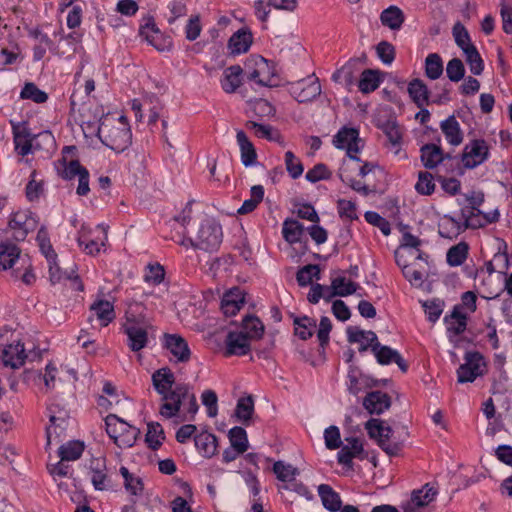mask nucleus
<instances>
[{"mask_svg": "<svg viewBox=\"0 0 512 512\" xmlns=\"http://www.w3.org/2000/svg\"><path fill=\"white\" fill-rule=\"evenodd\" d=\"M152 385L160 396L159 413L166 419L177 416L181 411L184 414L194 416L198 411V404L195 394L189 385L176 383L172 370L162 367L153 372L151 376Z\"/></svg>", "mask_w": 512, "mask_h": 512, "instance_id": "f257e3e1", "label": "nucleus"}, {"mask_svg": "<svg viewBox=\"0 0 512 512\" xmlns=\"http://www.w3.org/2000/svg\"><path fill=\"white\" fill-rule=\"evenodd\" d=\"M378 168L372 162L362 161L357 155H350L347 159L343 160L339 168V177L351 189L363 196H367L372 190L361 179H364Z\"/></svg>", "mask_w": 512, "mask_h": 512, "instance_id": "f03ea898", "label": "nucleus"}, {"mask_svg": "<svg viewBox=\"0 0 512 512\" xmlns=\"http://www.w3.org/2000/svg\"><path fill=\"white\" fill-rule=\"evenodd\" d=\"M101 141L112 150L121 152L131 143V131L124 116L104 117L98 127Z\"/></svg>", "mask_w": 512, "mask_h": 512, "instance_id": "7ed1b4c3", "label": "nucleus"}, {"mask_svg": "<svg viewBox=\"0 0 512 512\" xmlns=\"http://www.w3.org/2000/svg\"><path fill=\"white\" fill-rule=\"evenodd\" d=\"M36 240L38 242L41 252L44 254V256L49 262V272L51 280L53 282H59L63 278H67L72 281L74 289L78 291H83L84 286L81 283L79 276L75 274L74 271H72L70 274L65 273L64 275L59 273V268L55 262L57 255L52 248L48 232L45 228L41 227L39 229Z\"/></svg>", "mask_w": 512, "mask_h": 512, "instance_id": "20e7f679", "label": "nucleus"}, {"mask_svg": "<svg viewBox=\"0 0 512 512\" xmlns=\"http://www.w3.org/2000/svg\"><path fill=\"white\" fill-rule=\"evenodd\" d=\"M106 432L119 448L132 447L139 435V430L119 418L115 414H109L105 418Z\"/></svg>", "mask_w": 512, "mask_h": 512, "instance_id": "39448f33", "label": "nucleus"}, {"mask_svg": "<svg viewBox=\"0 0 512 512\" xmlns=\"http://www.w3.org/2000/svg\"><path fill=\"white\" fill-rule=\"evenodd\" d=\"M365 429L370 438L375 439L388 455H397L401 451V443L391 440L392 429L382 420L375 418L368 420Z\"/></svg>", "mask_w": 512, "mask_h": 512, "instance_id": "423d86ee", "label": "nucleus"}, {"mask_svg": "<svg viewBox=\"0 0 512 512\" xmlns=\"http://www.w3.org/2000/svg\"><path fill=\"white\" fill-rule=\"evenodd\" d=\"M248 79L262 86L275 85V69L261 56H254L246 63Z\"/></svg>", "mask_w": 512, "mask_h": 512, "instance_id": "0eeeda50", "label": "nucleus"}, {"mask_svg": "<svg viewBox=\"0 0 512 512\" xmlns=\"http://www.w3.org/2000/svg\"><path fill=\"white\" fill-rule=\"evenodd\" d=\"M222 235V228L215 220L205 219L196 236V248L204 251L215 250L222 242Z\"/></svg>", "mask_w": 512, "mask_h": 512, "instance_id": "6e6552de", "label": "nucleus"}, {"mask_svg": "<svg viewBox=\"0 0 512 512\" xmlns=\"http://www.w3.org/2000/svg\"><path fill=\"white\" fill-rule=\"evenodd\" d=\"M425 262L421 260H412L406 258V255L402 253H395V260L397 265L401 268L404 277L416 287H420L423 284L424 276L426 274L427 256Z\"/></svg>", "mask_w": 512, "mask_h": 512, "instance_id": "1a4fd4ad", "label": "nucleus"}, {"mask_svg": "<svg viewBox=\"0 0 512 512\" xmlns=\"http://www.w3.org/2000/svg\"><path fill=\"white\" fill-rule=\"evenodd\" d=\"M333 145L337 149L346 150L347 156H350L357 155L362 150L364 142L357 128L344 126L334 135Z\"/></svg>", "mask_w": 512, "mask_h": 512, "instance_id": "9d476101", "label": "nucleus"}, {"mask_svg": "<svg viewBox=\"0 0 512 512\" xmlns=\"http://www.w3.org/2000/svg\"><path fill=\"white\" fill-rule=\"evenodd\" d=\"M465 362L457 370L458 382H473L485 372L486 364L483 356L478 352H469L465 355Z\"/></svg>", "mask_w": 512, "mask_h": 512, "instance_id": "9b49d317", "label": "nucleus"}, {"mask_svg": "<svg viewBox=\"0 0 512 512\" xmlns=\"http://www.w3.org/2000/svg\"><path fill=\"white\" fill-rule=\"evenodd\" d=\"M38 221L34 214L29 210H20L13 213L9 220V228L12 236L17 241H23L28 233L35 230Z\"/></svg>", "mask_w": 512, "mask_h": 512, "instance_id": "f8f14e48", "label": "nucleus"}, {"mask_svg": "<svg viewBox=\"0 0 512 512\" xmlns=\"http://www.w3.org/2000/svg\"><path fill=\"white\" fill-rule=\"evenodd\" d=\"M290 94L300 103L309 102L321 94V85L315 75L290 84Z\"/></svg>", "mask_w": 512, "mask_h": 512, "instance_id": "ddd939ff", "label": "nucleus"}, {"mask_svg": "<svg viewBox=\"0 0 512 512\" xmlns=\"http://www.w3.org/2000/svg\"><path fill=\"white\" fill-rule=\"evenodd\" d=\"M489 156V147L485 140L475 139L464 148L462 163L465 168L473 169L484 163Z\"/></svg>", "mask_w": 512, "mask_h": 512, "instance_id": "4468645a", "label": "nucleus"}, {"mask_svg": "<svg viewBox=\"0 0 512 512\" xmlns=\"http://www.w3.org/2000/svg\"><path fill=\"white\" fill-rule=\"evenodd\" d=\"M139 35L160 52L169 51L172 48L171 38L163 35L153 20H148L140 27Z\"/></svg>", "mask_w": 512, "mask_h": 512, "instance_id": "2eb2a0df", "label": "nucleus"}, {"mask_svg": "<svg viewBox=\"0 0 512 512\" xmlns=\"http://www.w3.org/2000/svg\"><path fill=\"white\" fill-rule=\"evenodd\" d=\"M48 416L50 425L46 429V436L47 444L50 445L52 441L59 438L65 430L68 414L64 408H60L56 404H50L48 406Z\"/></svg>", "mask_w": 512, "mask_h": 512, "instance_id": "dca6fc26", "label": "nucleus"}, {"mask_svg": "<svg viewBox=\"0 0 512 512\" xmlns=\"http://www.w3.org/2000/svg\"><path fill=\"white\" fill-rule=\"evenodd\" d=\"M461 216L466 230L467 228H480L497 221L499 213L495 210L491 213L485 214L476 207H463L461 209Z\"/></svg>", "mask_w": 512, "mask_h": 512, "instance_id": "f3484780", "label": "nucleus"}, {"mask_svg": "<svg viewBox=\"0 0 512 512\" xmlns=\"http://www.w3.org/2000/svg\"><path fill=\"white\" fill-rule=\"evenodd\" d=\"M1 358L3 364L12 369H17L24 365L27 354L23 343L20 341H13L6 345L2 350Z\"/></svg>", "mask_w": 512, "mask_h": 512, "instance_id": "a211bd4d", "label": "nucleus"}, {"mask_svg": "<svg viewBox=\"0 0 512 512\" xmlns=\"http://www.w3.org/2000/svg\"><path fill=\"white\" fill-rule=\"evenodd\" d=\"M164 346L179 362H187L190 359L191 351L187 341L177 334H165Z\"/></svg>", "mask_w": 512, "mask_h": 512, "instance_id": "6ab92c4d", "label": "nucleus"}, {"mask_svg": "<svg viewBox=\"0 0 512 512\" xmlns=\"http://www.w3.org/2000/svg\"><path fill=\"white\" fill-rule=\"evenodd\" d=\"M226 355L243 356L250 352V339L244 332L232 331L226 337Z\"/></svg>", "mask_w": 512, "mask_h": 512, "instance_id": "aec40b11", "label": "nucleus"}, {"mask_svg": "<svg viewBox=\"0 0 512 512\" xmlns=\"http://www.w3.org/2000/svg\"><path fill=\"white\" fill-rule=\"evenodd\" d=\"M364 408L370 414H381L391 406L390 396L382 391H372L363 400Z\"/></svg>", "mask_w": 512, "mask_h": 512, "instance_id": "412c9836", "label": "nucleus"}, {"mask_svg": "<svg viewBox=\"0 0 512 512\" xmlns=\"http://www.w3.org/2000/svg\"><path fill=\"white\" fill-rule=\"evenodd\" d=\"M127 336V345L133 352L144 349L148 344L147 326H122Z\"/></svg>", "mask_w": 512, "mask_h": 512, "instance_id": "4be33fe9", "label": "nucleus"}, {"mask_svg": "<svg viewBox=\"0 0 512 512\" xmlns=\"http://www.w3.org/2000/svg\"><path fill=\"white\" fill-rule=\"evenodd\" d=\"M372 352L374 353L379 364L388 365L391 363H396L403 372L407 370V365L404 359L396 350L388 346H382L377 341L376 345L373 346Z\"/></svg>", "mask_w": 512, "mask_h": 512, "instance_id": "5701e85b", "label": "nucleus"}, {"mask_svg": "<svg viewBox=\"0 0 512 512\" xmlns=\"http://www.w3.org/2000/svg\"><path fill=\"white\" fill-rule=\"evenodd\" d=\"M444 323L449 338L461 335L467 327V315L461 311V308L454 307L451 314L444 317Z\"/></svg>", "mask_w": 512, "mask_h": 512, "instance_id": "b1692460", "label": "nucleus"}, {"mask_svg": "<svg viewBox=\"0 0 512 512\" xmlns=\"http://www.w3.org/2000/svg\"><path fill=\"white\" fill-rule=\"evenodd\" d=\"M440 129L446 141L452 146H459L464 140V133L461 129L460 123L454 115L449 116L447 119L441 121Z\"/></svg>", "mask_w": 512, "mask_h": 512, "instance_id": "393cba45", "label": "nucleus"}, {"mask_svg": "<svg viewBox=\"0 0 512 512\" xmlns=\"http://www.w3.org/2000/svg\"><path fill=\"white\" fill-rule=\"evenodd\" d=\"M463 231H465V225L463 224L461 215L459 218H455L450 215H444L440 218L438 223V232L441 237L453 239Z\"/></svg>", "mask_w": 512, "mask_h": 512, "instance_id": "a878e982", "label": "nucleus"}, {"mask_svg": "<svg viewBox=\"0 0 512 512\" xmlns=\"http://www.w3.org/2000/svg\"><path fill=\"white\" fill-rule=\"evenodd\" d=\"M347 444L344 445L337 454L338 462L344 466L351 467L353 458L363 452V444L359 438H346Z\"/></svg>", "mask_w": 512, "mask_h": 512, "instance_id": "bb28decb", "label": "nucleus"}, {"mask_svg": "<svg viewBox=\"0 0 512 512\" xmlns=\"http://www.w3.org/2000/svg\"><path fill=\"white\" fill-rule=\"evenodd\" d=\"M244 294L239 288H234L224 294L221 309L226 316H234L244 305Z\"/></svg>", "mask_w": 512, "mask_h": 512, "instance_id": "cd10ccee", "label": "nucleus"}, {"mask_svg": "<svg viewBox=\"0 0 512 512\" xmlns=\"http://www.w3.org/2000/svg\"><path fill=\"white\" fill-rule=\"evenodd\" d=\"M237 144L240 148L241 162L244 166L249 167L256 164L257 153L252 142L248 139L244 131H237Z\"/></svg>", "mask_w": 512, "mask_h": 512, "instance_id": "c85d7f7f", "label": "nucleus"}, {"mask_svg": "<svg viewBox=\"0 0 512 512\" xmlns=\"http://www.w3.org/2000/svg\"><path fill=\"white\" fill-rule=\"evenodd\" d=\"M19 260L22 261L23 265L27 262L21 257L20 249L15 244L7 242L0 243V267L3 270L12 268L16 261Z\"/></svg>", "mask_w": 512, "mask_h": 512, "instance_id": "c756f323", "label": "nucleus"}, {"mask_svg": "<svg viewBox=\"0 0 512 512\" xmlns=\"http://www.w3.org/2000/svg\"><path fill=\"white\" fill-rule=\"evenodd\" d=\"M198 452L205 458H211L217 453L218 442L214 434L201 432L194 438Z\"/></svg>", "mask_w": 512, "mask_h": 512, "instance_id": "7c9ffc66", "label": "nucleus"}, {"mask_svg": "<svg viewBox=\"0 0 512 512\" xmlns=\"http://www.w3.org/2000/svg\"><path fill=\"white\" fill-rule=\"evenodd\" d=\"M348 341L350 343H358L360 345L359 350L365 351L368 348L373 350V346L378 341L377 335L373 331L360 330L358 328L348 329Z\"/></svg>", "mask_w": 512, "mask_h": 512, "instance_id": "2f4dec72", "label": "nucleus"}, {"mask_svg": "<svg viewBox=\"0 0 512 512\" xmlns=\"http://www.w3.org/2000/svg\"><path fill=\"white\" fill-rule=\"evenodd\" d=\"M420 245V240L410 234L406 233L403 236V243L400 246L398 250H396L395 253H402L406 255V258L412 259V260H421L422 262H425V255L418 249Z\"/></svg>", "mask_w": 512, "mask_h": 512, "instance_id": "473e14b6", "label": "nucleus"}, {"mask_svg": "<svg viewBox=\"0 0 512 512\" xmlns=\"http://www.w3.org/2000/svg\"><path fill=\"white\" fill-rule=\"evenodd\" d=\"M252 44V34L246 29H240L229 39L228 48L232 54H242L249 50Z\"/></svg>", "mask_w": 512, "mask_h": 512, "instance_id": "72a5a7b5", "label": "nucleus"}, {"mask_svg": "<svg viewBox=\"0 0 512 512\" xmlns=\"http://www.w3.org/2000/svg\"><path fill=\"white\" fill-rule=\"evenodd\" d=\"M318 494L321 498L323 506L330 512L340 510L342 501L339 493H337L330 485L321 484L318 486Z\"/></svg>", "mask_w": 512, "mask_h": 512, "instance_id": "f704fd0d", "label": "nucleus"}, {"mask_svg": "<svg viewBox=\"0 0 512 512\" xmlns=\"http://www.w3.org/2000/svg\"><path fill=\"white\" fill-rule=\"evenodd\" d=\"M29 36L34 39L33 60L40 61L44 58L48 49L52 46V40L49 36L39 29H31Z\"/></svg>", "mask_w": 512, "mask_h": 512, "instance_id": "c9c22d12", "label": "nucleus"}, {"mask_svg": "<svg viewBox=\"0 0 512 512\" xmlns=\"http://www.w3.org/2000/svg\"><path fill=\"white\" fill-rule=\"evenodd\" d=\"M13 138L15 149L21 156H26L32 151V137L26 127H14Z\"/></svg>", "mask_w": 512, "mask_h": 512, "instance_id": "e433bc0d", "label": "nucleus"}, {"mask_svg": "<svg viewBox=\"0 0 512 512\" xmlns=\"http://www.w3.org/2000/svg\"><path fill=\"white\" fill-rule=\"evenodd\" d=\"M436 495L437 491L433 487L429 486V484H426L421 489L414 490L412 492L411 499L407 504L416 508L426 507L435 500Z\"/></svg>", "mask_w": 512, "mask_h": 512, "instance_id": "4c0bfd02", "label": "nucleus"}, {"mask_svg": "<svg viewBox=\"0 0 512 512\" xmlns=\"http://www.w3.org/2000/svg\"><path fill=\"white\" fill-rule=\"evenodd\" d=\"M242 68L234 65L226 68L221 79V86L227 93H233L241 84Z\"/></svg>", "mask_w": 512, "mask_h": 512, "instance_id": "58836bf2", "label": "nucleus"}, {"mask_svg": "<svg viewBox=\"0 0 512 512\" xmlns=\"http://www.w3.org/2000/svg\"><path fill=\"white\" fill-rule=\"evenodd\" d=\"M91 311L97 316L101 326H107L115 318L113 304L107 300H98L93 303Z\"/></svg>", "mask_w": 512, "mask_h": 512, "instance_id": "ea45409f", "label": "nucleus"}, {"mask_svg": "<svg viewBox=\"0 0 512 512\" xmlns=\"http://www.w3.org/2000/svg\"><path fill=\"white\" fill-rule=\"evenodd\" d=\"M408 93L419 108L424 107L428 103L429 90L422 80H412L408 85Z\"/></svg>", "mask_w": 512, "mask_h": 512, "instance_id": "a19ab883", "label": "nucleus"}, {"mask_svg": "<svg viewBox=\"0 0 512 512\" xmlns=\"http://www.w3.org/2000/svg\"><path fill=\"white\" fill-rule=\"evenodd\" d=\"M404 14L397 6H390L380 15L381 23L391 30H399L404 22Z\"/></svg>", "mask_w": 512, "mask_h": 512, "instance_id": "79ce46f5", "label": "nucleus"}, {"mask_svg": "<svg viewBox=\"0 0 512 512\" xmlns=\"http://www.w3.org/2000/svg\"><path fill=\"white\" fill-rule=\"evenodd\" d=\"M123 326H147L144 306L141 303L134 302L128 306Z\"/></svg>", "mask_w": 512, "mask_h": 512, "instance_id": "37998d69", "label": "nucleus"}, {"mask_svg": "<svg viewBox=\"0 0 512 512\" xmlns=\"http://www.w3.org/2000/svg\"><path fill=\"white\" fill-rule=\"evenodd\" d=\"M294 334L301 340H307L312 337L316 330V321L308 316L295 317Z\"/></svg>", "mask_w": 512, "mask_h": 512, "instance_id": "c03bdc74", "label": "nucleus"}, {"mask_svg": "<svg viewBox=\"0 0 512 512\" xmlns=\"http://www.w3.org/2000/svg\"><path fill=\"white\" fill-rule=\"evenodd\" d=\"M421 160L426 168H435L443 160V153L439 146L426 144L421 148Z\"/></svg>", "mask_w": 512, "mask_h": 512, "instance_id": "a18cd8bd", "label": "nucleus"}, {"mask_svg": "<svg viewBox=\"0 0 512 512\" xmlns=\"http://www.w3.org/2000/svg\"><path fill=\"white\" fill-rule=\"evenodd\" d=\"M303 231V224L295 219H286L282 224L283 238L289 244H295L299 242L303 234Z\"/></svg>", "mask_w": 512, "mask_h": 512, "instance_id": "49530a36", "label": "nucleus"}, {"mask_svg": "<svg viewBox=\"0 0 512 512\" xmlns=\"http://www.w3.org/2000/svg\"><path fill=\"white\" fill-rule=\"evenodd\" d=\"M250 340H257L263 336L264 325L261 320L254 316H246L242 322V331Z\"/></svg>", "mask_w": 512, "mask_h": 512, "instance_id": "de8ad7c7", "label": "nucleus"}, {"mask_svg": "<svg viewBox=\"0 0 512 512\" xmlns=\"http://www.w3.org/2000/svg\"><path fill=\"white\" fill-rule=\"evenodd\" d=\"M264 197V188L262 185H254L250 190V198L246 199L238 209L239 214H247L256 209Z\"/></svg>", "mask_w": 512, "mask_h": 512, "instance_id": "09e8293b", "label": "nucleus"}, {"mask_svg": "<svg viewBox=\"0 0 512 512\" xmlns=\"http://www.w3.org/2000/svg\"><path fill=\"white\" fill-rule=\"evenodd\" d=\"M380 82L381 81L377 71L366 69L361 74L358 88L362 93H370L379 87Z\"/></svg>", "mask_w": 512, "mask_h": 512, "instance_id": "8fccbe9b", "label": "nucleus"}, {"mask_svg": "<svg viewBox=\"0 0 512 512\" xmlns=\"http://www.w3.org/2000/svg\"><path fill=\"white\" fill-rule=\"evenodd\" d=\"M254 413V400L251 395L238 400L235 415L243 424H247Z\"/></svg>", "mask_w": 512, "mask_h": 512, "instance_id": "3c124183", "label": "nucleus"}, {"mask_svg": "<svg viewBox=\"0 0 512 512\" xmlns=\"http://www.w3.org/2000/svg\"><path fill=\"white\" fill-rule=\"evenodd\" d=\"M84 451V444L80 441H70L59 448V456L62 461H75Z\"/></svg>", "mask_w": 512, "mask_h": 512, "instance_id": "603ef678", "label": "nucleus"}, {"mask_svg": "<svg viewBox=\"0 0 512 512\" xmlns=\"http://www.w3.org/2000/svg\"><path fill=\"white\" fill-rule=\"evenodd\" d=\"M381 129L393 146H400L402 142L403 131L395 119L387 120L381 125Z\"/></svg>", "mask_w": 512, "mask_h": 512, "instance_id": "864d4df0", "label": "nucleus"}, {"mask_svg": "<svg viewBox=\"0 0 512 512\" xmlns=\"http://www.w3.org/2000/svg\"><path fill=\"white\" fill-rule=\"evenodd\" d=\"M468 245L460 242L452 246L447 252V262L450 266H459L465 262L468 256Z\"/></svg>", "mask_w": 512, "mask_h": 512, "instance_id": "5fc2aeb1", "label": "nucleus"}, {"mask_svg": "<svg viewBox=\"0 0 512 512\" xmlns=\"http://www.w3.org/2000/svg\"><path fill=\"white\" fill-rule=\"evenodd\" d=\"M426 76L432 80L438 79L443 73V62L436 53H431L425 60Z\"/></svg>", "mask_w": 512, "mask_h": 512, "instance_id": "6e6d98bb", "label": "nucleus"}, {"mask_svg": "<svg viewBox=\"0 0 512 512\" xmlns=\"http://www.w3.org/2000/svg\"><path fill=\"white\" fill-rule=\"evenodd\" d=\"M230 444L239 452H246L248 449V438L244 428L236 426L229 430L228 433Z\"/></svg>", "mask_w": 512, "mask_h": 512, "instance_id": "4d7b16f0", "label": "nucleus"}, {"mask_svg": "<svg viewBox=\"0 0 512 512\" xmlns=\"http://www.w3.org/2000/svg\"><path fill=\"white\" fill-rule=\"evenodd\" d=\"M165 439L164 431L159 423H149L148 430L146 434V442L149 447L152 449H157L162 445V442Z\"/></svg>", "mask_w": 512, "mask_h": 512, "instance_id": "13d9d810", "label": "nucleus"}, {"mask_svg": "<svg viewBox=\"0 0 512 512\" xmlns=\"http://www.w3.org/2000/svg\"><path fill=\"white\" fill-rule=\"evenodd\" d=\"M358 285L343 276L334 278L331 281V288L336 290L337 296L345 297L353 294L357 290Z\"/></svg>", "mask_w": 512, "mask_h": 512, "instance_id": "bf43d9fd", "label": "nucleus"}, {"mask_svg": "<svg viewBox=\"0 0 512 512\" xmlns=\"http://www.w3.org/2000/svg\"><path fill=\"white\" fill-rule=\"evenodd\" d=\"M363 385L364 377L361 371L357 367L351 365L347 374L348 391L353 395H357L362 390Z\"/></svg>", "mask_w": 512, "mask_h": 512, "instance_id": "052dcab7", "label": "nucleus"}, {"mask_svg": "<svg viewBox=\"0 0 512 512\" xmlns=\"http://www.w3.org/2000/svg\"><path fill=\"white\" fill-rule=\"evenodd\" d=\"M320 279V269L318 265L309 264L301 268L296 275V280L300 286H307L313 279Z\"/></svg>", "mask_w": 512, "mask_h": 512, "instance_id": "680f3d73", "label": "nucleus"}, {"mask_svg": "<svg viewBox=\"0 0 512 512\" xmlns=\"http://www.w3.org/2000/svg\"><path fill=\"white\" fill-rule=\"evenodd\" d=\"M120 473L124 478V485L127 491L133 495H139L143 491V483L141 478L131 474L129 470L122 466Z\"/></svg>", "mask_w": 512, "mask_h": 512, "instance_id": "e2e57ef3", "label": "nucleus"}, {"mask_svg": "<svg viewBox=\"0 0 512 512\" xmlns=\"http://www.w3.org/2000/svg\"><path fill=\"white\" fill-rule=\"evenodd\" d=\"M464 54L471 73L480 75L484 70V62L476 47H469L468 50L464 51Z\"/></svg>", "mask_w": 512, "mask_h": 512, "instance_id": "0e129e2a", "label": "nucleus"}, {"mask_svg": "<svg viewBox=\"0 0 512 512\" xmlns=\"http://www.w3.org/2000/svg\"><path fill=\"white\" fill-rule=\"evenodd\" d=\"M20 97L22 99H30L35 103L41 104L47 101L48 95L40 90L34 83H27L22 88Z\"/></svg>", "mask_w": 512, "mask_h": 512, "instance_id": "69168bd1", "label": "nucleus"}, {"mask_svg": "<svg viewBox=\"0 0 512 512\" xmlns=\"http://www.w3.org/2000/svg\"><path fill=\"white\" fill-rule=\"evenodd\" d=\"M273 472L276 477L283 482H291L294 480L297 470L290 464H285L282 461H277L273 465Z\"/></svg>", "mask_w": 512, "mask_h": 512, "instance_id": "338daca9", "label": "nucleus"}, {"mask_svg": "<svg viewBox=\"0 0 512 512\" xmlns=\"http://www.w3.org/2000/svg\"><path fill=\"white\" fill-rule=\"evenodd\" d=\"M452 32L456 44L463 50V52L468 50L469 47H474L471 43L467 29L460 22H457L453 26Z\"/></svg>", "mask_w": 512, "mask_h": 512, "instance_id": "774afa93", "label": "nucleus"}]
</instances>
